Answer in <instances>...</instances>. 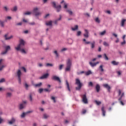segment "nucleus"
I'll return each mask as SVG.
<instances>
[{"instance_id":"f257e3e1","label":"nucleus","mask_w":126,"mask_h":126,"mask_svg":"<svg viewBox=\"0 0 126 126\" xmlns=\"http://www.w3.org/2000/svg\"><path fill=\"white\" fill-rule=\"evenodd\" d=\"M25 45V41L23 39L20 40V44L17 46V47H15L16 51H21L22 54H26L27 52L24 49H22Z\"/></svg>"},{"instance_id":"f03ea898","label":"nucleus","mask_w":126,"mask_h":126,"mask_svg":"<svg viewBox=\"0 0 126 126\" xmlns=\"http://www.w3.org/2000/svg\"><path fill=\"white\" fill-rule=\"evenodd\" d=\"M67 66L65 69V71H69L70 70V67H71V60L68 59L66 63Z\"/></svg>"},{"instance_id":"7ed1b4c3","label":"nucleus","mask_w":126,"mask_h":126,"mask_svg":"<svg viewBox=\"0 0 126 126\" xmlns=\"http://www.w3.org/2000/svg\"><path fill=\"white\" fill-rule=\"evenodd\" d=\"M75 83L78 86L77 87H76V89L77 90H79L80 89H81V87H82V83L80 82V80L79 79H76Z\"/></svg>"},{"instance_id":"20e7f679","label":"nucleus","mask_w":126,"mask_h":126,"mask_svg":"<svg viewBox=\"0 0 126 126\" xmlns=\"http://www.w3.org/2000/svg\"><path fill=\"white\" fill-rule=\"evenodd\" d=\"M39 9L37 7H35L33 9V12L34 13L35 16H38V15H40L42 14L41 12H38Z\"/></svg>"},{"instance_id":"39448f33","label":"nucleus","mask_w":126,"mask_h":126,"mask_svg":"<svg viewBox=\"0 0 126 126\" xmlns=\"http://www.w3.org/2000/svg\"><path fill=\"white\" fill-rule=\"evenodd\" d=\"M4 63V60L3 59L0 60V71L2 70V69L4 68V67H5V65L3 64Z\"/></svg>"},{"instance_id":"423d86ee","label":"nucleus","mask_w":126,"mask_h":126,"mask_svg":"<svg viewBox=\"0 0 126 126\" xmlns=\"http://www.w3.org/2000/svg\"><path fill=\"white\" fill-rule=\"evenodd\" d=\"M52 4H53V6H54V7H56V8L57 9L58 12H59V11H61V9L62 8V6L58 5V6H56V2H53Z\"/></svg>"},{"instance_id":"0eeeda50","label":"nucleus","mask_w":126,"mask_h":126,"mask_svg":"<svg viewBox=\"0 0 126 126\" xmlns=\"http://www.w3.org/2000/svg\"><path fill=\"white\" fill-rule=\"evenodd\" d=\"M82 101L84 104H87L88 103V100L87 97H86V94H84L82 96Z\"/></svg>"},{"instance_id":"6e6552de","label":"nucleus","mask_w":126,"mask_h":126,"mask_svg":"<svg viewBox=\"0 0 126 126\" xmlns=\"http://www.w3.org/2000/svg\"><path fill=\"white\" fill-rule=\"evenodd\" d=\"M17 76L18 77L19 83H21V71H20V70H19L17 71Z\"/></svg>"},{"instance_id":"1a4fd4ad","label":"nucleus","mask_w":126,"mask_h":126,"mask_svg":"<svg viewBox=\"0 0 126 126\" xmlns=\"http://www.w3.org/2000/svg\"><path fill=\"white\" fill-rule=\"evenodd\" d=\"M26 101H24L22 104H20L19 109L22 110L26 106Z\"/></svg>"},{"instance_id":"9d476101","label":"nucleus","mask_w":126,"mask_h":126,"mask_svg":"<svg viewBox=\"0 0 126 126\" xmlns=\"http://www.w3.org/2000/svg\"><path fill=\"white\" fill-rule=\"evenodd\" d=\"M52 79H53V80H56L57 81H59V82H60V83H61V82L60 77H59L57 76H53L52 77Z\"/></svg>"},{"instance_id":"9b49d317","label":"nucleus","mask_w":126,"mask_h":126,"mask_svg":"<svg viewBox=\"0 0 126 126\" xmlns=\"http://www.w3.org/2000/svg\"><path fill=\"white\" fill-rule=\"evenodd\" d=\"M5 51L4 52H2V55H4L7 53L8 51H9L10 50V46H7L5 47Z\"/></svg>"},{"instance_id":"f8f14e48","label":"nucleus","mask_w":126,"mask_h":126,"mask_svg":"<svg viewBox=\"0 0 126 126\" xmlns=\"http://www.w3.org/2000/svg\"><path fill=\"white\" fill-rule=\"evenodd\" d=\"M119 95H121V97L119 99V101H121V100H122V98H123V97H124V95H125V94H124V93H123L122 94V91H121V90H119Z\"/></svg>"},{"instance_id":"ddd939ff","label":"nucleus","mask_w":126,"mask_h":126,"mask_svg":"<svg viewBox=\"0 0 126 126\" xmlns=\"http://www.w3.org/2000/svg\"><path fill=\"white\" fill-rule=\"evenodd\" d=\"M8 34H6L4 35L5 40H10V39H12L13 38V35H10V36H8Z\"/></svg>"},{"instance_id":"4468645a","label":"nucleus","mask_w":126,"mask_h":126,"mask_svg":"<svg viewBox=\"0 0 126 126\" xmlns=\"http://www.w3.org/2000/svg\"><path fill=\"white\" fill-rule=\"evenodd\" d=\"M85 33L84 34V37H85V38H88V37H89V36L88 35V34L89 33L88 32V30H85Z\"/></svg>"},{"instance_id":"2eb2a0df","label":"nucleus","mask_w":126,"mask_h":126,"mask_svg":"<svg viewBox=\"0 0 126 126\" xmlns=\"http://www.w3.org/2000/svg\"><path fill=\"white\" fill-rule=\"evenodd\" d=\"M98 63H99V62H97L95 63H93L92 62H90V65H91V66H92V67H93L94 66H96V65H97V64H98Z\"/></svg>"},{"instance_id":"dca6fc26","label":"nucleus","mask_w":126,"mask_h":126,"mask_svg":"<svg viewBox=\"0 0 126 126\" xmlns=\"http://www.w3.org/2000/svg\"><path fill=\"white\" fill-rule=\"evenodd\" d=\"M104 87H105V88H106L109 92H110V89H111V87H110V86H109V85L105 84L103 85Z\"/></svg>"},{"instance_id":"f3484780","label":"nucleus","mask_w":126,"mask_h":126,"mask_svg":"<svg viewBox=\"0 0 126 126\" xmlns=\"http://www.w3.org/2000/svg\"><path fill=\"white\" fill-rule=\"evenodd\" d=\"M49 76V74L48 73L44 74L43 76L40 77V79H45V78H47Z\"/></svg>"},{"instance_id":"a211bd4d","label":"nucleus","mask_w":126,"mask_h":126,"mask_svg":"<svg viewBox=\"0 0 126 126\" xmlns=\"http://www.w3.org/2000/svg\"><path fill=\"white\" fill-rule=\"evenodd\" d=\"M29 113H32V111H29L27 113L24 112L22 113V114L21 115V118H25V116L27 115Z\"/></svg>"},{"instance_id":"6ab92c4d","label":"nucleus","mask_w":126,"mask_h":126,"mask_svg":"<svg viewBox=\"0 0 126 126\" xmlns=\"http://www.w3.org/2000/svg\"><path fill=\"white\" fill-rule=\"evenodd\" d=\"M101 111L102 112V115L104 117H105V114H106V111H105V107H104V106H103L101 108Z\"/></svg>"},{"instance_id":"aec40b11","label":"nucleus","mask_w":126,"mask_h":126,"mask_svg":"<svg viewBox=\"0 0 126 126\" xmlns=\"http://www.w3.org/2000/svg\"><path fill=\"white\" fill-rule=\"evenodd\" d=\"M14 123H15V119L14 118H12L11 120L8 122L9 125H12Z\"/></svg>"},{"instance_id":"412c9836","label":"nucleus","mask_w":126,"mask_h":126,"mask_svg":"<svg viewBox=\"0 0 126 126\" xmlns=\"http://www.w3.org/2000/svg\"><path fill=\"white\" fill-rule=\"evenodd\" d=\"M126 21V19H122V20L121 21V26L122 27H124L125 26V23Z\"/></svg>"},{"instance_id":"4be33fe9","label":"nucleus","mask_w":126,"mask_h":126,"mask_svg":"<svg viewBox=\"0 0 126 126\" xmlns=\"http://www.w3.org/2000/svg\"><path fill=\"white\" fill-rule=\"evenodd\" d=\"M52 21H50L46 23V25H47V26H51L52 25Z\"/></svg>"},{"instance_id":"5701e85b","label":"nucleus","mask_w":126,"mask_h":126,"mask_svg":"<svg viewBox=\"0 0 126 126\" xmlns=\"http://www.w3.org/2000/svg\"><path fill=\"white\" fill-rule=\"evenodd\" d=\"M96 90L97 92H99V91H100V85L98 84H97L96 86Z\"/></svg>"},{"instance_id":"b1692460","label":"nucleus","mask_w":126,"mask_h":126,"mask_svg":"<svg viewBox=\"0 0 126 126\" xmlns=\"http://www.w3.org/2000/svg\"><path fill=\"white\" fill-rule=\"evenodd\" d=\"M73 31H75V30H77L78 29V26L76 25L74 28H71Z\"/></svg>"},{"instance_id":"393cba45","label":"nucleus","mask_w":126,"mask_h":126,"mask_svg":"<svg viewBox=\"0 0 126 126\" xmlns=\"http://www.w3.org/2000/svg\"><path fill=\"white\" fill-rule=\"evenodd\" d=\"M91 48L92 49H94V48H95V41H93L91 43Z\"/></svg>"},{"instance_id":"a878e982","label":"nucleus","mask_w":126,"mask_h":126,"mask_svg":"<svg viewBox=\"0 0 126 126\" xmlns=\"http://www.w3.org/2000/svg\"><path fill=\"white\" fill-rule=\"evenodd\" d=\"M111 63H112V64H113L114 65H118V64H119V62H117L116 61H112L111 62Z\"/></svg>"},{"instance_id":"bb28decb","label":"nucleus","mask_w":126,"mask_h":126,"mask_svg":"<svg viewBox=\"0 0 126 126\" xmlns=\"http://www.w3.org/2000/svg\"><path fill=\"white\" fill-rule=\"evenodd\" d=\"M54 53L56 55L57 58H59V57H60V55H59V53L57 50L54 51Z\"/></svg>"},{"instance_id":"cd10ccee","label":"nucleus","mask_w":126,"mask_h":126,"mask_svg":"<svg viewBox=\"0 0 126 126\" xmlns=\"http://www.w3.org/2000/svg\"><path fill=\"white\" fill-rule=\"evenodd\" d=\"M66 84L67 85V88L68 91H70V88H69V84H68V82H67V81H66Z\"/></svg>"},{"instance_id":"c85d7f7f","label":"nucleus","mask_w":126,"mask_h":126,"mask_svg":"<svg viewBox=\"0 0 126 126\" xmlns=\"http://www.w3.org/2000/svg\"><path fill=\"white\" fill-rule=\"evenodd\" d=\"M66 12H68L70 15H72V11H71L70 10L66 9Z\"/></svg>"},{"instance_id":"c756f323","label":"nucleus","mask_w":126,"mask_h":126,"mask_svg":"<svg viewBox=\"0 0 126 126\" xmlns=\"http://www.w3.org/2000/svg\"><path fill=\"white\" fill-rule=\"evenodd\" d=\"M92 72H91L90 70L88 71L87 72H86L85 74L86 75H90V74H92Z\"/></svg>"},{"instance_id":"7c9ffc66","label":"nucleus","mask_w":126,"mask_h":126,"mask_svg":"<svg viewBox=\"0 0 126 126\" xmlns=\"http://www.w3.org/2000/svg\"><path fill=\"white\" fill-rule=\"evenodd\" d=\"M24 15H30L31 14V12L29 11L26 12L24 13Z\"/></svg>"},{"instance_id":"2f4dec72","label":"nucleus","mask_w":126,"mask_h":126,"mask_svg":"<svg viewBox=\"0 0 126 126\" xmlns=\"http://www.w3.org/2000/svg\"><path fill=\"white\" fill-rule=\"evenodd\" d=\"M42 85V83H39V84H37L34 85L35 87H40Z\"/></svg>"},{"instance_id":"473e14b6","label":"nucleus","mask_w":126,"mask_h":126,"mask_svg":"<svg viewBox=\"0 0 126 126\" xmlns=\"http://www.w3.org/2000/svg\"><path fill=\"white\" fill-rule=\"evenodd\" d=\"M103 45L104 46H105V47L109 46V43H107L106 41L103 42Z\"/></svg>"},{"instance_id":"72a5a7b5","label":"nucleus","mask_w":126,"mask_h":126,"mask_svg":"<svg viewBox=\"0 0 126 126\" xmlns=\"http://www.w3.org/2000/svg\"><path fill=\"white\" fill-rule=\"evenodd\" d=\"M49 118V115L45 114L43 115V119H48Z\"/></svg>"},{"instance_id":"f704fd0d","label":"nucleus","mask_w":126,"mask_h":126,"mask_svg":"<svg viewBox=\"0 0 126 126\" xmlns=\"http://www.w3.org/2000/svg\"><path fill=\"white\" fill-rule=\"evenodd\" d=\"M106 33V31H104L103 32H102L100 33V34L101 36H103V35H105V34Z\"/></svg>"},{"instance_id":"c9c22d12","label":"nucleus","mask_w":126,"mask_h":126,"mask_svg":"<svg viewBox=\"0 0 126 126\" xmlns=\"http://www.w3.org/2000/svg\"><path fill=\"white\" fill-rule=\"evenodd\" d=\"M12 11H16L17 10V7L15 6L12 9Z\"/></svg>"},{"instance_id":"e433bc0d","label":"nucleus","mask_w":126,"mask_h":126,"mask_svg":"<svg viewBox=\"0 0 126 126\" xmlns=\"http://www.w3.org/2000/svg\"><path fill=\"white\" fill-rule=\"evenodd\" d=\"M104 56L105 60H106V61H108V60H109V58H108V57L107 56V55H106V54H104Z\"/></svg>"},{"instance_id":"4c0bfd02","label":"nucleus","mask_w":126,"mask_h":126,"mask_svg":"<svg viewBox=\"0 0 126 126\" xmlns=\"http://www.w3.org/2000/svg\"><path fill=\"white\" fill-rule=\"evenodd\" d=\"M95 102L96 104V105H99L101 104V101L95 100Z\"/></svg>"},{"instance_id":"58836bf2","label":"nucleus","mask_w":126,"mask_h":126,"mask_svg":"<svg viewBox=\"0 0 126 126\" xmlns=\"http://www.w3.org/2000/svg\"><path fill=\"white\" fill-rule=\"evenodd\" d=\"M0 25H1V27H3L4 25H3V22L0 20Z\"/></svg>"},{"instance_id":"ea45409f","label":"nucleus","mask_w":126,"mask_h":126,"mask_svg":"<svg viewBox=\"0 0 126 126\" xmlns=\"http://www.w3.org/2000/svg\"><path fill=\"white\" fill-rule=\"evenodd\" d=\"M99 68H100L101 71H102V72L104 71V69L103 68V65H101L99 66Z\"/></svg>"},{"instance_id":"a19ab883","label":"nucleus","mask_w":126,"mask_h":126,"mask_svg":"<svg viewBox=\"0 0 126 126\" xmlns=\"http://www.w3.org/2000/svg\"><path fill=\"white\" fill-rule=\"evenodd\" d=\"M95 21H96L97 23H100V20H99V18H95Z\"/></svg>"},{"instance_id":"79ce46f5","label":"nucleus","mask_w":126,"mask_h":126,"mask_svg":"<svg viewBox=\"0 0 126 126\" xmlns=\"http://www.w3.org/2000/svg\"><path fill=\"white\" fill-rule=\"evenodd\" d=\"M46 66H53L52 64L47 63H46Z\"/></svg>"},{"instance_id":"37998d69","label":"nucleus","mask_w":126,"mask_h":126,"mask_svg":"<svg viewBox=\"0 0 126 126\" xmlns=\"http://www.w3.org/2000/svg\"><path fill=\"white\" fill-rule=\"evenodd\" d=\"M81 34V32L78 31V32H77V36H80Z\"/></svg>"},{"instance_id":"c03bdc74","label":"nucleus","mask_w":126,"mask_h":126,"mask_svg":"<svg viewBox=\"0 0 126 126\" xmlns=\"http://www.w3.org/2000/svg\"><path fill=\"white\" fill-rule=\"evenodd\" d=\"M5 80L4 78L1 79L0 80V83H2V82H4Z\"/></svg>"},{"instance_id":"a18cd8bd","label":"nucleus","mask_w":126,"mask_h":126,"mask_svg":"<svg viewBox=\"0 0 126 126\" xmlns=\"http://www.w3.org/2000/svg\"><path fill=\"white\" fill-rule=\"evenodd\" d=\"M51 99H52V100H54V103H56V98H55V97L52 96V97H51Z\"/></svg>"},{"instance_id":"49530a36","label":"nucleus","mask_w":126,"mask_h":126,"mask_svg":"<svg viewBox=\"0 0 126 126\" xmlns=\"http://www.w3.org/2000/svg\"><path fill=\"white\" fill-rule=\"evenodd\" d=\"M89 86H93V83L92 82L89 83Z\"/></svg>"},{"instance_id":"de8ad7c7","label":"nucleus","mask_w":126,"mask_h":126,"mask_svg":"<svg viewBox=\"0 0 126 126\" xmlns=\"http://www.w3.org/2000/svg\"><path fill=\"white\" fill-rule=\"evenodd\" d=\"M63 65H60L59 66V69H60V70L63 69Z\"/></svg>"},{"instance_id":"09e8293b","label":"nucleus","mask_w":126,"mask_h":126,"mask_svg":"<svg viewBox=\"0 0 126 126\" xmlns=\"http://www.w3.org/2000/svg\"><path fill=\"white\" fill-rule=\"evenodd\" d=\"M44 90V89H40L39 90V93H42V92H43V91Z\"/></svg>"},{"instance_id":"8fccbe9b","label":"nucleus","mask_w":126,"mask_h":126,"mask_svg":"<svg viewBox=\"0 0 126 126\" xmlns=\"http://www.w3.org/2000/svg\"><path fill=\"white\" fill-rule=\"evenodd\" d=\"M7 96H8V97H10V96H11V93H8L7 94Z\"/></svg>"},{"instance_id":"3c124183","label":"nucleus","mask_w":126,"mask_h":126,"mask_svg":"<svg viewBox=\"0 0 126 126\" xmlns=\"http://www.w3.org/2000/svg\"><path fill=\"white\" fill-rule=\"evenodd\" d=\"M126 44V40H124L123 42H121V45H123Z\"/></svg>"},{"instance_id":"603ef678","label":"nucleus","mask_w":126,"mask_h":126,"mask_svg":"<svg viewBox=\"0 0 126 126\" xmlns=\"http://www.w3.org/2000/svg\"><path fill=\"white\" fill-rule=\"evenodd\" d=\"M44 91H46V92H50V90L48 89H45L44 90H43Z\"/></svg>"},{"instance_id":"864d4df0","label":"nucleus","mask_w":126,"mask_h":126,"mask_svg":"<svg viewBox=\"0 0 126 126\" xmlns=\"http://www.w3.org/2000/svg\"><path fill=\"white\" fill-rule=\"evenodd\" d=\"M86 113V110L83 109L82 110V114H85Z\"/></svg>"},{"instance_id":"5fc2aeb1","label":"nucleus","mask_w":126,"mask_h":126,"mask_svg":"<svg viewBox=\"0 0 126 126\" xmlns=\"http://www.w3.org/2000/svg\"><path fill=\"white\" fill-rule=\"evenodd\" d=\"M49 16H50V14H47L45 16V18H47V17H49Z\"/></svg>"},{"instance_id":"6e6d98bb","label":"nucleus","mask_w":126,"mask_h":126,"mask_svg":"<svg viewBox=\"0 0 126 126\" xmlns=\"http://www.w3.org/2000/svg\"><path fill=\"white\" fill-rule=\"evenodd\" d=\"M3 119H1L0 118V124H1V123H3Z\"/></svg>"},{"instance_id":"4d7b16f0","label":"nucleus","mask_w":126,"mask_h":126,"mask_svg":"<svg viewBox=\"0 0 126 126\" xmlns=\"http://www.w3.org/2000/svg\"><path fill=\"white\" fill-rule=\"evenodd\" d=\"M25 86L26 88H28V87H29V86H28L27 84H25Z\"/></svg>"},{"instance_id":"13d9d810","label":"nucleus","mask_w":126,"mask_h":126,"mask_svg":"<svg viewBox=\"0 0 126 126\" xmlns=\"http://www.w3.org/2000/svg\"><path fill=\"white\" fill-rule=\"evenodd\" d=\"M106 13L108 14H111V11H110V10L106 11Z\"/></svg>"},{"instance_id":"bf43d9fd","label":"nucleus","mask_w":126,"mask_h":126,"mask_svg":"<svg viewBox=\"0 0 126 126\" xmlns=\"http://www.w3.org/2000/svg\"><path fill=\"white\" fill-rule=\"evenodd\" d=\"M113 36H114V37H116L117 38V37H118V35L117 34L115 33H113Z\"/></svg>"},{"instance_id":"052dcab7","label":"nucleus","mask_w":126,"mask_h":126,"mask_svg":"<svg viewBox=\"0 0 126 126\" xmlns=\"http://www.w3.org/2000/svg\"><path fill=\"white\" fill-rule=\"evenodd\" d=\"M6 19H7L10 20V19H11V17H10V16H8V17H6Z\"/></svg>"},{"instance_id":"680f3d73","label":"nucleus","mask_w":126,"mask_h":126,"mask_svg":"<svg viewBox=\"0 0 126 126\" xmlns=\"http://www.w3.org/2000/svg\"><path fill=\"white\" fill-rule=\"evenodd\" d=\"M64 8H67V5L65 3L64 4Z\"/></svg>"},{"instance_id":"e2e57ef3","label":"nucleus","mask_w":126,"mask_h":126,"mask_svg":"<svg viewBox=\"0 0 126 126\" xmlns=\"http://www.w3.org/2000/svg\"><path fill=\"white\" fill-rule=\"evenodd\" d=\"M22 69H23L24 71H25V72H26V69L24 67H23Z\"/></svg>"},{"instance_id":"0e129e2a","label":"nucleus","mask_w":126,"mask_h":126,"mask_svg":"<svg viewBox=\"0 0 126 126\" xmlns=\"http://www.w3.org/2000/svg\"><path fill=\"white\" fill-rule=\"evenodd\" d=\"M125 39H126V35H123V41H125Z\"/></svg>"},{"instance_id":"69168bd1","label":"nucleus","mask_w":126,"mask_h":126,"mask_svg":"<svg viewBox=\"0 0 126 126\" xmlns=\"http://www.w3.org/2000/svg\"><path fill=\"white\" fill-rule=\"evenodd\" d=\"M62 52H63V51H66V48H63L62 49Z\"/></svg>"},{"instance_id":"338daca9","label":"nucleus","mask_w":126,"mask_h":126,"mask_svg":"<svg viewBox=\"0 0 126 126\" xmlns=\"http://www.w3.org/2000/svg\"><path fill=\"white\" fill-rule=\"evenodd\" d=\"M30 101H32V96L31 95L30 96Z\"/></svg>"},{"instance_id":"774afa93","label":"nucleus","mask_w":126,"mask_h":126,"mask_svg":"<svg viewBox=\"0 0 126 126\" xmlns=\"http://www.w3.org/2000/svg\"><path fill=\"white\" fill-rule=\"evenodd\" d=\"M120 103L122 105V106H124V105H125V104H124V102L122 101H120Z\"/></svg>"}]
</instances>
